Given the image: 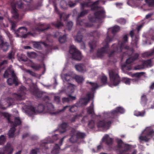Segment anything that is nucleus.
Listing matches in <instances>:
<instances>
[{
  "mask_svg": "<svg viewBox=\"0 0 154 154\" xmlns=\"http://www.w3.org/2000/svg\"><path fill=\"white\" fill-rule=\"evenodd\" d=\"M14 148L10 143H7L3 149L0 148V154H12Z\"/></svg>",
  "mask_w": 154,
  "mask_h": 154,
  "instance_id": "18",
  "label": "nucleus"
},
{
  "mask_svg": "<svg viewBox=\"0 0 154 154\" xmlns=\"http://www.w3.org/2000/svg\"><path fill=\"white\" fill-rule=\"evenodd\" d=\"M0 115L1 116H3L4 117L6 118L8 120L9 123L11 124L12 127H13L11 128L9 131L8 135L9 137H14L15 134L14 131L15 130V128L17 125H20L21 123V121L20 119L18 117L15 118L14 119V122H11L10 120V115L7 113L0 112Z\"/></svg>",
  "mask_w": 154,
  "mask_h": 154,
  "instance_id": "6",
  "label": "nucleus"
},
{
  "mask_svg": "<svg viewBox=\"0 0 154 154\" xmlns=\"http://www.w3.org/2000/svg\"><path fill=\"white\" fill-rule=\"evenodd\" d=\"M60 17L61 20H65L69 17V16L66 15L64 13H63L60 15Z\"/></svg>",
  "mask_w": 154,
  "mask_h": 154,
  "instance_id": "42",
  "label": "nucleus"
},
{
  "mask_svg": "<svg viewBox=\"0 0 154 154\" xmlns=\"http://www.w3.org/2000/svg\"><path fill=\"white\" fill-rule=\"evenodd\" d=\"M47 109L48 112H50L51 114H54V112H52L54 110V107L53 105L51 103H48L47 104Z\"/></svg>",
  "mask_w": 154,
  "mask_h": 154,
  "instance_id": "30",
  "label": "nucleus"
},
{
  "mask_svg": "<svg viewBox=\"0 0 154 154\" xmlns=\"http://www.w3.org/2000/svg\"><path fill=\"white\" fill-rule=\"evenodd\" d=\"M112 139L110 138L108 135H106L103 137L102 141L104 142L108 145L111 144L112 142Z\"/></svg>",
  "mask_w": 154,
  "mask_h": 154,
  "instance_id": "25",
  "label": "nucleus"
},
{
  "mask_svg": "<svg viewBox=\"0 0 154 154\" xmlns=\"http://www.w3.org/2000/svg\"><path fill=\"white\" fill-rule=\"evenodd\" d=\"M6 34L9 37L10 40L11 41L12 40V36L11 35L10 33L8 32H6Z\"/></svg>",
  "mask_w": 154,
  "mask_h": 154,
  "instance_id": "61",
  "label": "nucleus"
},
{
  "mask_svg": "<svg viewBox=\"0 0 154 154\" xmlns=\"http://www.w3.org/2000/svg\"><path fill=\"white\" fill-rule=\"evenodd\" d=\"M93 107L94 104L93 102H92L90 106L88 109V113L93 115L94 113Z\"/></svg>",
  "mask_w": 154,
  "mask_h": 154,
  "instance_id": "37",
  "label": "nucleus"
},
{
  "mask_svg": "<svg viewBox=\"0 0 154 154\" xmlns=\"http://www.w3.org/2000/svg\"><path fill=\"white\" fill-rule=\"evenodd\" d=\"M116 139L118 144L116 150L119 154H125L127 153L126 152L129 150L131 151V146L124 143L120 139L116 138Z\"/></svg>",
  "mask_w": 154,
  "mask_h": 154,
  "instance_id": "9",
  "label": "nucleus"
},
{
  "mask_svg": "<svg viewBox=\"0 0 154 154\" xmlns=\"http://www.w3.org/2000/svg\"><path fill=\"white\" fill-rule=\"evenodd\" d=\"M134 31L133 30L130 32V35L132 39L131 44L134 45H136L139 40V37L138 35H134Z\"/></svg>",
  "mask_w": 154,
  "mask_h": 154,
  "instance_id": "22",
  "label": "nucleus"
},
{
  "mask_svg": "<svg viewBox=\"0 0 154 154\" xmlns=\"http://www.w3.org/2000/svg\"><path fill=\"white\" fill-rule=\"evenodd\" d=\"M88 10H84L82 11L80 13V14L79 15V17L84 16L88 13Z\"/></svg>",
  "mask_w": 154,
  "mask_h": 154,
  "instance_id": "51",
  "label": "nucleus"
},
{
  "mask_svg": "<svg viewBox=\"0 0 154 154\" xmlns=\"http://www.w3.org/2000/svg\"><path fill=\"white\" fill-rule=\"evenodd\" d=\"M139 55L138 54H134L133 57H131L127 59L126 61V65H122V70L126 69L128 70H131V66H129L128 67V65L130 64L134 61L137 60Z\"/></svg>",
  "mask_w": 154,
  "mask_h": 154,
  "instance_id": "17",
  "label": "nucleus"
},
{
  "mask_svg": "<svg viewBox=\"0 0 154 154\" xmlns=\"http://www.w3.org/2000/svg\"><path fill=\"white\" fill-rule=\"evenodd\" d=\"M74 79L76 82L78 83H82L84 80V78L82 76L79 75H75L74 77Z\"/></svg>",
  "mask_w": 154,
  "mask_h": 154,
  "instance_id": "31",
  "label": "nucleus"
},
{
  "mask_svg": "<svg viewBox=\"0 0 154 154\" xmlns=\"http://www.w3.org/2000/svg\"><path fill=\"white\" fill-rule=\"evenodd\" d=\"M60 147L58 144H56L51 152L53 154H57L59 152Z\"/></svg>",
  "mask_w": 154,
  "mask_h": 154,
  "instance_id": "32",
  "label": "nucleus"
},
{
  "mask_svg": "<svg viewBox=\"0 0 154 154\" xmlns=\"http://www.w3.org/2000/svg\"><path fill=\"white\" fill-rule=\"evenodd\" d=\"M11 5L12 7L11 10V13L12 14V16L15 19H18L19 18V15L15 7L17 6L20 8H26V6L22 3L21 0L19 1L17 3L15 4L14 6H13V2H12L11 3Z\"/></svg>",
  "mask_w": 154,
  "mask_h": 154,
  "instance_id": "13",
  "label": "nucleus"
},
{
  "mask_svg": "<svg viewBox=\"0 0 154 154\" xmlns=\"http://www.w3.org/2000/svg\"><path fill=\"white\" fill-rule=\"evenodd\" d=\"M154 13H150L147 15H146V19H148L149 18H150L153 14Z\"/></svg>",
  "mask_w": 154,
  "mask_h": 154,
  "instance_id": "60",
  "label": "nucleus"
},
{
  "mask_svg": "<svg viewBox=\"0 0 154 154\" xmlns=\"http://www.w3.org/2000/svg\"><path fill=\"white\" fill-rule=\"evenodd\" d=\"M38 149H32L31 152L30 154H37Z\"/></svg>",
  "mask_w": 154,
  "mask_h": 154,
  "instance_id": "59",
  "label": "nucleus"
},
{
  "mask_svg": "<svg viewBox=\"0 0 154 154\" xmlns=\"http://www.w3.org/2000/svg\"><path fill=\"white\" fill-rule=\"evenodd\" d=\"M112 41V40L108 35L105 42L103 43V45L104 46L102 48L99 49L97 51V56L98 57L102 58L103 57L107 54L108 52V45L109 42Z\"/></svg>",
  "mask_w": 154,
  "mask_h": 154,
  "instance_id": "10",
  "label": "nucleus"
},
{
  "mask_svg": "<svg viewBox=\"0 0 154 154\" xmlns=\"http://www.w3.org/2000/svg\"><path fill=\"white\" fill-rule=\"evenodd\" d=\"M34 46L35 48L38 49L41 48V45L39 43H37L34 44Z\"/></svg>",
  "mask_w": 154,
  "mask_h": 154,
  "instance_id": "54",
  "label": "nucleus"
},
{
  "mask_svg": "<svg viewBox=\"0 0 154 154\" xmlns=\"http://www.w3.org/2000/svg\"><path fill=\"white\" fill-rule=\"evenodd\" d=\"M6 141V138L4 135L0 136V145L4 143Z\"/></svg>",
  "mask_w": 154,
  "mask_h": 154,
  "instance_id": "46",
  "label": "nucleus"
},
{
  "mask_svg": "<svg viewBox=\"0 0 154 154\" xmlns=\"http://www.w3.org/2000/svg\"><path fill=\"white\" fill-rule=\"evenodd\" d=\"M38 110H37L33 107L30 106L28 107V109L26 112L28 115L30 116L35 115L38 113H41L42 112L45 108L42 104L39 105L38 107Z\"/></svg>",
  "mask_w": 154,
  "mask_h": 154,
  "instance_id": "14",
  "label": "nucleus"
},
{
  "mask_svg": "<svg viewBox=\"0 0 154 154\" xmlns=\"http://www.w3.org/2000/svg\"><path fill=\"white\" fill-rule=\"evenodd\" d=\"M82 116V115H77L74 116L71 120L72 122H74L78 120L79 118Z\"/></svg>",
  "mask_w": 154,
  "mask_h": 154,
  "instance_id": "39",
  "label": "nucleus"
},
{
  "mask_svg": "<svg viewBox=\"0 0 154 154\" xmlns=\"http://www.w3.org/2000/svg\"><path fill=\"white\" fill-rule=\"evenodd\" d=\"M99 2H102L101 0H98L94 2H89L87 3H81V7L82 8H84L85 7H91L92 10H97V11L95 13V17L89 18V23H86L85 20L80 21L77 20L76 23L77 25L84 26L86 27H91L93 24H91V22L94 21H100L105 17V12L103 8L102 7H99L98 6V4Z\"/></svg>",
  "mask_w": 154,
  "mask_h": 154,
  "instance_id": "1",
  "label": "nucleus"
},
{
  "mask_svg": "<svg viewBox=\"0 0 154 154\" xmlns=\"http://www.w3.org/2000/svg\"><path fill=\"white\" fill-rule=\"evenodd\" d=\"M88 125L90 128H94L95 126V123L94 121L92 120L90 121L88 123Z\"/></svg>",
  "mask_w": 154,
  "mask_h": 154,
  "instance_id": "49",
  "label": "nucleus"
},
{
  "mask_svg": "<svg viewBox=\"0 0 154 154\" xmlns=\"http://www.w3.org/2000/svg\"><path fill=\"white\" fill-rule=\"evenodd\" d=\"M125 112V110L122 107H118L115 110L111 112H104L103 116L105 118L103 121H100L97 123V126L99 128H102L104 129L107 130L109 128L111 122L107 120L106 118L111 117L114 118L117 115L118 113H123Z\"/></svg>",
  "mask_w": 154,
  "mask_h": 154,
  "instance_id": "3",
  "label": "nucleus"
},
{
  "mask_svg": "<svg viewBox=\"0 0 154 154\" xmlns=\"http://www.w3.org/2000/svg\"><path fill=\"white\" fill-rule=\"evenodd\" d=\"M10 74H11L12 78H10L7 80V81L8 84L9 85H11L12 84H14L16 85H17L18 84L17 79L14 71L11 69L9 68L6 71L4 74V78L7 77Z\"/></svg>",
  "mask_w": 154,
  "mask_h": 154,
  "instance_id": "12",
  "label": "nucleus"
},
{
  "mask_svg": "<svg viewBox=\"0 0 154 154\" xmlns=\"http://www.w3.org/2000/svg\"><path fill=\"white\" fill-rule=\"evenodd\" d=\"M82 36L80 32H78L76 36L75 37V41L78 42H80L82 40Z\"/></svg>",
  "mask_w": 154,
  "mask_h": 154,
  "instance_id": "35",
  "label": "nucleus"
},
{
  "mask_svg": "<svg viewBox=\"0 0 154 154\" xmlns=\"http://www.w3.org/2000/svg\"><path fill=\"white\" fill-rule=\"evenodd\" d=\"M8 46L9 45L8 43L7 42H5L3 43L1 46L2 47L3 51H6L8 50Z\"/></svg>",
  "mask_w": 154,
  "mask_h": 154,
  "instance_id": "38",
  "label": "nucleus"
},
{
  "mask_svg": "<svg viewBox=\"0 0 154 154\" xmlns=\"http://www.w3.org/2000/svg\"><path fill=\"white\" fill-rule=\"evenodd\" d=\"M54 25L58 28L63 26V24L61 22H58L56 24Z\"/></svg>",
  "mask_w": 154,
  "mask_h": 154,
  "instance_id": "57",
  "label": "nucleus"
},
{
  "mask_svg": "<svg viewBox=\"0 0 154 154\" xmlns=\"http://www.w3.org/2000/svg\"><path fill=\"white\" fill-rule=\"evenodd\" d=\"M89 45L91 49L90 51H92L96 46V42L95 41H93L91 42H90Z\"/></svg>",
  "mask_w": 154,
  "mask_h": 154,
  "instance_id": "40",
  "label": "nucleus"
},
{
  "mask_svg": "<svg viewBox=\"0 0 154 154\" xmlns=\"http://www.w3.org/2000/svg\"><path fill=\"white\" fill-rule=\"evenodd\" d=\"M144 67H143V64L140 65H138L134 67V69L136 70H140L141 69H144Z\"/></svg>",
  "mask_w": 154,
  "mask_h": 154,
  "instance_id": "48",
  "label": "nucleus"
},
{
  "mask_svg": "<svg viewBox=\"0 0 154 154\" xmlns=\"http://www.w3.org/2000/svg\"><path fill=\"white\" fill-rule=\"evenodd\" d=\"M142 63L144 68L146 67H149L152 65V63L151 60H148L145 61H143Z\"/></svg>",
  "mask_w": 154,
  "mask_h": 154,
  "instance_id": "27",
  "label": "nucleus"
},
{
  "mask_svg": "<svg viewBox=\"0 0 154 154\" xmlns=\"http://www.w3.org/2000/svg\"><path fill=\"white\" fill-rule=\"evenodd\" d=\"M143 26V24H140L138 26L137 28L138 32H139Z\"/></svg>",
  "mask_w": 154,
  "mask_h": 154,
  "instance_id": "64",
  "label": "nucleus"
},
{
  "mask_svg": "<svg viewBox=\"0 0 154 154\" xmlns=\"http://www.w3.org/2000/svg\"><path fill=\"white\" fill-rule=\"evenodd\" d=\"M60 33L59 32H56L54 35V37H59V41L61 43H63L66 41V35H63L62 36H60Z\"/></svg>",
  "mask_w": 154,
  "mask_h": 154,
  "instance_id": "24",
  "label": "nucleus"
},
{
  "mask_svg": "<svg viewBox=\"0 0 154 154\" xmlns=\"http://www.w3.org/2000/svg\"><path fill=\"white\" fill-rule=\"evenodd\" d=\"M27 31V29L24 27H20L16 31H14V33L17 37H20L22 38H26L28 35H33L30 32L26 34Z\"/></svg>",
  "mask_w": 154,
  "mask_h": 154,
  "instance_id": "16",
  "label": "nucleus"
},
{
  "mask_svg": "<svg viewBox=\"0 0 154 154\" xmlns=\"http://www.w3.org/2000/svg\"><path fill=\"white\" fill-rule=\"evenodd\" d=\"M35 85L32 82L30 84V89H32L33 88H35Z\"/></svg>",
  "mask_w": 154,
  "mask_h": 154,
  "instance_id": "63",
  "label": "nucleus"
},
{
  "mask_svg": "<svg viewBox=\"0 0 154 154\" xmlns=\"http://www.w3.org/2000/svg\"><path fill=\"white\" fill-rule=\"evenodd\" d=\"M67 124L65 123H63L59 127L60 132L61 133L64 132L67 130Z\"/></svg>",
  "mask_w": 154,
  "mask_h": 154,
  "instance_id": "28",
  "label": "nucleus"
},
{
  "mask_svg": "<svg viewBox=\"0 0 154 154\" xmlns=\"http://www.w3.org/2000/svg\"><path fill=\"white\" fill-rule=\"evenodd\" d=\"M72 25V23L71 21H69L67 23L66 25L67 28L69 30L71 29Z\"/></svg>",
  "mask_w": 154,
  "mask_h": 154,
  "instance_id": "47",
  "label": "nucleus"
},
{
  "mask_svg": "<svg viewBox=\"0 0 154 154\" xmlns=\"http://www.w3.org/2000/svg\"><path fill=\"white\" fill-rule=\"evenodd\" d=\"M70 135L72 137L70 138V140L72 142H73L72 140V136L76 134L77 137L79 138H83L85 137V134L84 133H81L80 132L77 131L74 129H72L71 130V133H70Z\"/></svg>",
  "mask_w": 154,
  "mask_h": 154,
  "instance_id": "20",
  "label": "nucleus"
},
{
  "mask_svg": "<svg viewBox=\"0 0 154 154\" xmlns=\"http://www.w3.org/2000/svg\"><path fill=\"white\" fill-rule=\"evenodd\" d=\"M75 67L77 71L81 72H84L87 70L85 66L82 64H76L75 66Z\"/></svg>",
  "mask_w": 154,
  "mask_h": 154,
  "instance_id": "23",
  "label": "nucleus"
},
{
  "mask_svg": "<svg viewBox=\"0 0 154 154\" xmlns=\"http://www.w3.org/2000/svg\"><path fill=\"white\" fill-rule=\"evenodd\" d=\"M117 21L122 24H125L126 23V20L123 18H120L117 20Z\"/></svg>",
  "mask_w": 154,
  "mask_h": 154,
  "instance_id": "50",
  "label": "nucleus"
},
{
  "mask_svg": "<svg viewBox=\"0 0 154 154\" xmlns=\"http://www.w3.org/2000/svg\"><path fill=\"white\" fill-rule=\"evenodd\" d=\"M11 29L12 30H13L14 32V31H16L15 30V29L16 27V25L15 23L14 22H11Z\"/></svg>",
  "mask_w": 154,
  "mask_h": 154,
  "instance_id": "53",
  "label": "nucleus"
},
{
  "mask_svg": "<svg viewBox=\"0 0 154 154\" xmlns=\"http://www.w3.org/2000/svg\"><path fill=\"white\" fill-rule=\"evenodd\" d=\"M27 55L28 57L31 58H34L36 56V54L34 52H27Z\"/></svg>",
  "mask_w": 154,
  "mask_h": 154,
  "instance_id": "45",
  "label": "nucleus"
},
{
  "mask_svg": "<svg viewBox=\"0 0 154 154\" xmlns=\"http://www.w3.org/2000/svg\"><path fill=\"white\" fill-rule=\"evenodd\" d=\"M99 78L100 79L101 82L103 84L106 82L107 78L106 76L103 75L100 76Z\"/></svg>",
  "mask_w": 154,
  "mask_h": 154,
  "instance_id": "44",
  "label": "nucleus"
},
{
  "mask_svg": "<svg viewBox=\"0 0 154 154\" xmlns=\"http://www.w3.org/2000/svg\"><path fill=\"white\" fill-rule=\"evenodd\" d=\"M26 89L23 86L20 87L17 92V94H14L15 99L13 100L11 98H8L7 99L0 101V108L5 109L10 106L14 105V102L15 100H21L24 99L23 97L26 93Z\"/></svg>",
  "mask_w": 154,
  "mask_h": 154,
  "instance_id": "4",
  "label": "nucleus"
},
{
  "mask_svg": "<svg viewBox=\"0 0 154 154\" xmlns=\"http://www.w3.org/2000/svg\"><path fill=\"white\" fill-rule=\"evenodd\" d=\"M142 102L145 103L146 101V96L143 95L141 97Z\"/></svg>",
  "mask_w": 154,
  "mask_h": 154,
  "instance_id": "56",
  "label": "nucleus"
},
{
  "mask_svg": "<svg viewBox=\"0 0 154 154\" xmlns=\"http://www.w3.org/2000/svg\"><path fill=\"white\" fill-rule=\"evenodd\" d=\"M42 66H44V68L45 67V65L44 64H42V66L39 65L34 64L31 65V66L33 69L37 70H39Z\"/></svg>",
  "mask_w": 154,
  "mask_h": 154,
  "instance_id": "33",
  "label": "nucleus"
},
{
  "mask_svg": "<svg viewBox=\"0 0 154 154\" xmlns=\"http://www.w3.org/2000/svg\"><path fill=\"white\" fill-rule=\"evenodd\" d=\"M154 135V131L151 127L146 128L142 132L141 134L139 136V139L140 142L149 141Z\"/></svg>",
  "mask_w": 154,
  "mask_h": 154,
  "instance_id": "7",
  "label": "nucleus"
},
{
  "mask_svg": "<svg viewBox=\"0 0 154 154\" xmlns=\"http://www.w3.org/2000/svg\"><path fill=\"white\" fill-rule=\"evenodd\" d=\"M146 2L150 6H154V0H145Z\"/></svg>",
  "mask_w": 154,
  "mask_h": 154,
  "instance_id": "43",
  "label": "nucleus"
},
{
  "mask_svg": "<svg viewBox=\"0 0 154 154\" xmlns=\"http://www.w3.org/2000/svg\"><path fill=\"white\" fill-rule=\"evenodd\" d=\"M144 73H145L143 72H137L135 73L134 75L137 78L134 79H136V80L135 81H134V82H137L138 80V78H140L142 75H143Z\"/></svg>",
  "mask_w": 154,
  "mask_h": 154,
  "instance_id": "34",
  "label": "nucleus"
},
{
  "mask_svg": "<svg viewBox=\"0 0 154 154\" xmlns=\"http://www.w3.org/2000/svg\"><path fill=\"white\" fill-rule=\"evenodd\" d=\"M153 41L154 40V29H150L149 33L147 34L145 37V40H146V43L147 44H150L151 42H150V39Z\"/></svg>",
  "mask_w": 154,
  "mask_h": 154,
  "instance_id": "19",
  "label": "nucleus"
},
{
  "mask_svg": "<svg viewBox=\"0 0 154 154\" xmlns=\"http://www.w3.org/2000/svg\"><path fill=\"white\" fill-rule=\"evenodd\" d=\"M71 89L69 90V91L67 89L66 93L67 95L68 96V97H63L62 99V101L63 103H65L66 102H68L70 100H74L76 99V97L75 96H72L71 94L73 92H71Z\"/></svg>",
  "mask_w": 154,
  "mask_h": 154,
  "instance_id": "21",
  "label": "nucleus"
},
{
  "mask_svg": "<svg viewBox=\"0 0 154 154\" xmlns=\"http://www.w3.org/2000/svg\"><path fill=\"white\" fill-rule=\"evenodd\" d=\"M60 4L61 8L64 9H65L67 8V4L65 0H62L60 2Z\"/></svg>",
  "mask_w": 154,
  "mask_h": 154,
  "instance_id": "36",
  "label": "nucleus"
},
{
  "mask_svg": "<svg viewBox=\"0 0 154 154\" xmlns=\"http://www.w3.org/2000/svg\"><path fill=\"white\" fill-rule=\"evenodd\" d=\"M54 100L57 103H58L60 101V98L58 96H55L54 97Z\"/></svg>",
  "mask_w": 154,
  "mask_h": 154,
  "instance_id": "55",
  "label": "nucleus"
},
{
  "mask_svg": "<svg viewBox=\"0 0 154 154\" xmlns=\"http://www.w3.org/2000/svg\"><path fill=\"white\" fill-rule=\"evenodd\" d=\"M120 30V27L118 26H115L112 27L108 29L107 34H108V32L110 31H111L112 33L114 34L118 32Z\"/></svg>",
  "mask_w": 154,
  "mask_h": 154,
  "instance_id": "26",
  "label": "nucleus"
},
{
  "mask_svg": "<svg viewBox=\"0 0 154 154\" xmlns=\"http://www.w3.org/2000/svg\"><path fill=\"white\" fill-rule=\"evenodd\" d=\"M68 5L70 7H73L76 4L70 1L69 2Z\"/></svg>",
  "mask_w": 154,
  "mask_h": 154,
  "instance_id": "58",
  "label": "nucleus"
},
{
  "mask_svg": "<svg viewBox=\"0 0 154 154\" xmlns=\"http://www.w3.org/2000/svg\"><path fill=\"white\" fill-rule=\"evenodd\" d=\"M13 57V55L12 54L11 52L9 53L8 58L10 59H11Z\"/></svg>",
  "mask_w": 154,
  "mask_h": 154,
  "instance_id": "62",
  "label": "nucleus"
},
{
  "mask_svg": "<svg viewBox=\"0 0 154 154\" xmlns=\"http://www.w3.org/2000/svg\"><path fill=\"white\" fill-rule=\"evenodd\" d=\"M50 139V138H47V142H42V144L41 145L42 146H43L44 145H45L47 143H52L53 142V141H49V139Z\"/></svg>",
  "mask_w": 154,
  "mask_h": 154,
  "instance_id": "52",
  "label": "nucleus"
},
{
  "mask_svg": "<svg viewBox=\"0 0 154 154\" xmlns=\"http://www.w3.org/2000/svg\"><path fill=\"white\" fill-rule=\"evenodd\" d=\"M118 71L117 69L112 70L109 72V75L110 79V84L109 86H116L119 83L120 79L118 75Z\"/></svg>",
  "mask_w": 154,
  "mask_h": 154,
  "instance_id": "11",
  "label": "nucleus"
},
{
  "mask_svg": "<svg viewBox=\"0 0 154 154\" xmlns=\"http://www.w3.org/2000/svg\"><path fill=\"white\" fill-rule=\"evenodd\" d=\"M86 82L88 84V85L91 87V92L88 94L86 96V97L80 99L77 106L74 105L71 106H65L62 110H60V112L63 111L65 109L68 108L70 111L73 112L77 110L78 106L86 105L89 102L90 99L93 98L94 92L95 90L99 87V86L95 83L89 82L88 81H87Z\"/></svg>",
  "mask_w": 154,
  "mask_h": 154,
  "instance_id": "2",
  "label": "nucleus"
},
{
  "mask_svg": "<svg viewBox=\"0 0 154 154\" xmlns=\"http://www.w3.org/2000/svg\"><path fill=\"white\" fill-rule=\"evenodd\" d=\"M145 114V112L144 111L140 112L137 111H135L134 112V115L136 116H143Z\"/></svg>",
  "mask_w": 154,
  "mask_h": 154,
  "instance_id": "41",
  "label": "nucleus"
},
{
  "mask_svg": "<svg viewBox=\"0 0 154 154\" xmlns=\"http://www.w3.org/2000/svg\"><path fill=\"white\" fill-rule=\"evenodd\" d=\"M61 77L63 81L64 84L67 86V89L68 91L71 89V92H73L75 88V85L70 83L69 82L73 79L71 75L68 74H63L62 73L61 75Z\"/></svg>",
  "mask_w": 154,
  "mask_h": 154,
  "instance_id": "8",
  "label": "nucleus"
},
{
  "mask_svg": "<svg viewBox=\"0 0 154 154\" xmlns=\"http://www.w3.org/2000/svg\"><path fill=\"white\" fill-rule=\"evenodd\" d=\"M136 79H131L127 78H123L122 79V82L127 85H130L131 82H134V81H136Z\"/></svg>",
  "mask_w": 154,
  "mask_h": 154,
  "instance_id": "29",
  "label": "nucleus"
},
{
  "mask_svg": "<svg viewBox=\"0 0 154 154\" xmlns=\"http://www.w3.org/2000/svg\"><path fill=\"white\" fill-rule=\"evenodd\" d=\"M69 53L72 58L75 60H80L82 56L80 52L73 45H71L70 47Z\"/></svg>",
  "mask_w": 154,
  "mask_h": 154,
  "instance_id": "15",
  "label": "nucleus"
},
{
  "mask_svg": "<svg viewBox=\"0 0 154 154\" xmlns=\"http://www.w3.org/2000/svg\"><path fill=\"white\" fill-rule=\"evenodd\" d=\"M122 42H119L118 45L114 44L112 46L114 48V51L112 52L108 55L109 57L112 56L113 54L116 53H120L124 50H127V53L128 55H130L134 52L132 49H128L129 47L125 45V43L128 42V38L127 35H125L123 37Z\"/></svg>",
  "mask_w": 154,
  "mask_h": 154,
  "instance_id": "5",
  "label": "nucleus"
}]
</instances>
